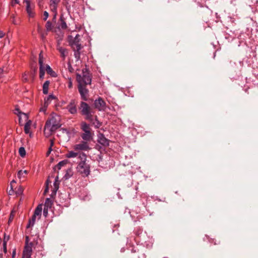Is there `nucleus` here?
Listing matches in <instances>:
<instances>
[{"label": "nucleus", "mask_w": 258, "mask_h": 258, "mask_svg": "<svg viewBox=\"0 0 258 258\" xmlns=\"http://www.w3.org/2000/svg\"><path fill=\"white\" fill-rule=\"evenodd\" d=\"M76 80L78 83V89L81 99L85 101H88L89 90L86 88V86L91 84V77L89 74L83 72L82 75L77 74Z\"/></svg>", "instance_id": "nucleus-1"}, {"label": "nucleus", "mask_w": 258, "mask_h": 258, "mask_svg": "<svg viewBox=\"0 0 258 258\" xmlns=\"http://www.w3.org/2000/svg\"><path fill=\"white\" fill-rule=\"evenodd\" d=\"M86 161V154H81L80 156V160L77 162V170L84 177H87L90 173V166Z\"/></svg>", "instance_id": "nucleus-2"}, {"label": "nucleus", "mask_w": 258, "mask_h": 258, "mask_svg": "<svg viewBox=\"0 0 258 258\" xmlns=\"http://www.w3.org/2000/svg\"><path fill=\"white\" fill-rule=\"evenodd\" d=\"M81 114L85 116V118L90 121H93L95 118L97 119V116L94 115V111L91 106L86 102L81 101L79 107Z\"/></svg>", "instance_id": "nucleus-3"}, {"label": "nucleus", "mask_w": 258, "mask_h": 258, "mask_svg": "<svg viewBox=\"0 0 258 258\" xmlns=\"http://www.w3.org/2000/svg\"><path fill=\"white\" fill-rule=\"evenodd\" d=\"M60 127V124L56 119L52 117L47 120L45 123L44 134L47 137L50 136L53 132Z\"/></svg>", "instance_id": "nucleus-4"}, {"label": "nucleus", "mask_w": 258, "mask_h": 258, "mask_svg": "<svg viewBox=\"0 0 258 258\" xmlns=\"http://www.w3.org/2000/svg\"><path fill=\"white\" fill-rule=\"evenodd\" d=\"M80 35L77 34L74 39L70 43V45L74 51V56L77 60L80 59L81 53L80 51L83 47L80 43Z\"/></svg>", "instance_id": "nucleus-5"}, {"label": "nucleus", "mask_w": 258, "mask_h": 258, "mask_svg": "<svg viewBox=\"0 0 258 258\" xmlns=\"http://www.w3.org/2000/svg\"><path fill=\"white\" fill-rule=\"evenodd\" d=\"M81 128L83 133L81 135L82 139L84 141H91L93 139V134L91 133V128L86 122H83L81 124Z\"/></svg>", "instance_id": "nucleus-6"}, {"label": "nucleus", "mask_w": 258, "mask_h": 258, "mask_svg": "<svg viewBox=\"0 0 258 258\" xmlns=\"http://www.w3.org/2000/svg\"><path fill=\"white\" fill-rule=\"evenodd\" d=\"M24 2L26 3V11L28 16L30 18H34L35 16V5L32 3L29 0H24Z\"/></svg>", "instance_id": "nucleus-7"}, {"label": "nucleus", "mask_w": 258, "mask_h": 258, "mask_svg": "<svg viewBox=\"0 0 258 258\" xmlns=\"http://www.w3.org/2000/svg\"><path fill=\"white\" fill-rule=\"evenodd\" d=\"M89 141H84L81 142L79 144L74 146L73 149L75 151L80 152L82 151H88L90 149Z\"/></svg>", "instance_id": "nucleus-8"}, {"label": "nucleus", "mask_w": 258, "mask_h": 258, "mask_svg": "<svg viewBox=\"0 0 258 258\" xmlns=\"http://www.w3.org/2000/svg\"><path fill=\"white\" fill-rule=\"evenodd\" d=\"M94 105L99 111H104L106 109V103L100 97L94 101Z\"/></svg>", "instance_id": "nucleus-9"}, {"label": "nucleus", "mask_w": 258, "mask_h": 258, "mask_svg": "<svg viewBox=\"0 0 258 258\" xmlns=\"http://www.w3.org/2000/svg\"><path fill=\"white\" fill-rule=\"evenodd\" d=\"M68 111L72 114H75L77 112V104L75 99H72L67 106Z\"/></svg>", "instance_id": "nucleus-10"}, {"label": "nucleus", "mask_w": 258, "mask_h": 258, "mask_svg": "<svg viewBox=\"0 0 258 258\" xmlns=\"http://www.w3.org/2000/svg\"><path fill=\"white\" fill-rule=\"evenodd\" d=\"M60 0H50L49 7L51 11L54 13V15L53 19H55L56 15L57 14V10L58 4L59 3Z\"/></svg>", "instance_id": "nucleus-11"}, {"label": "nucleus", "mask_w": 258, "mask_h": 258, "mask_svg": "<svg viewBox=\"0 0 258 258\" xmlns=\"http://www.w3.org/2000/svg\"><path fill=\"white\" fill-rule=\"evenodd\" d=\"M135 234L138 236L136 238H139V239H136V241H138L139 242H141L143 243L144 242H145V239L144 237H146V233H143V230L140 228H138L135 231Z\"/></svg>", "instance_id": "nucleus-12"}, {"label": "nucleus", "mask_w": 258, "mask_h": 258, "mask_svg": "<svg viewBox=\"0 0 258 258\" xmlns=\"http://www.w3.org/2000/svg\"><path fill=\"white\" fill-rule=\"evenodd\" d=\"M33 246L25 245L23 251L22 258H31Z\"/></svg>", "instance_id": "nucleus-13"}, {"label": "nucleus", "mask_w": 258, "mask_h": 258, "mask_svg": "<svg viewBox=\"0 0 258 258\" xmlns=\"http://www.w3.org/2000/svg\"><path fill=\"white\" fill-rule=\"evenodd\" d=\"M81 154H85L83 152L75 151H69L66 154V157L68 158H76L77 157L78 159V161L80 160V156Z\"/></svg>", "instance_id": "nucleus-14"}, {"label": "nucleus", "mask_w": 258, "mask_h": 258, "mask_svg": "<svg viewBox=\"0 0 258 258\" xmlns=\"http://www.w3.org/2000/svg\"><path fill=\"white\" fill-rule=\"evenodd\" d=\"M57 50L59 52L60 54V57L62 58V60H65L66 56L68 54V50L66 48L61 46L59 44L57 45Z\"/></svg>", "instance_id": "nucleus-15"}, {"label": "nucleus", "mask_w": 258, "mask_h": 258, "mask_svg": "<svg viewBox=\"0 0 258 258\" xmlns=\"http://www.w3.org/2000/svg\"><path fill=\"white\" fill-rule=\"evenodd\" d=\"M98 142L104 147L108 146L109 144V140L103 134H100L98 136Z\"/></svg>", "instance_id": "nucleus-16"}, {"label": "nucleus", "mask_w": 258, "mask_h": 258, "mask_svg": "<svg viewBox=\"0 0 258 258\" xmlns=\"http://www.w3.org/2000/svg\"><path fill=\"white\" fill-rule=\"evenodd\" d=\"M16 111L17 112H16L15 113L17 114L19 117V123H21V120H22V118L23 117L25 120H28V116L27 114L21 112L19 109H16Z\"/></svg>", "instance_id": "nucleus-17"}, {"label": "nucleus", "mask_w": 258, "mask_h": 258, "mask_svg": "<svg viewBox=\"0 0 258 258\" xmlns=\"http://www.w3.org/2000/svg\"><path fill=\"white\" fill-rule=\"evenodd\" d=\"M42 210V206L39 205L37 207V208L35 209L34 211V215H35V216H37L38 219H39L41 217Z\"/></svg>", "instance_id": "nucleus-18"}, {"label": "nucleus", "mask_w": 258, "mask_h": 258, "mask_svg": "<svg viewBox=\"0 0 258 258\" xmlns=\"http://www.w3.org/2000/svg\"><path fill=\"white\" fill-rule=\"evenodd\" d=\"M28 174L27 170H19L18 172L17 175L20 180H24Z\"/></svg>", "instance_id": "nucleus-19"}, {"label": "nucleus", "mask_w": 258, "mask_h": 258, "mask_svg": "<svg viewBox=\"0 0 258 258\" xmlns=\"http://www.w3.org/2000/svg\"><path fill=\"white\" fill-rule=\"evenodd\" d=\"M55 97L52 95H49L46 98L44 99V103L45 104V105H48L52 100H54Z\"/></svg>", "instance_id": "nucleus-20"}, {"label": "nucleus", "mask_w": 258, "mask_h": 258, "mask_svg": "<svg viewBox=\"0 0 258 258\" xmlns=\"http://www.w3.org/2000/svg\"><path fill=\"white\" fill-rule=\"evenodd\" d=\"M50 82L49 81H46L43 85V93L44 94H47L48 92V87Z\"/></svg>", "instance_id": "nucleus-21"}, {"label": "nucleus", "mask_w": 258, "mask_h": 258, "mask_svg": "<svg viewBox=\"0 0 258 258\" xmlns=\"http://www.w3.org/2000/svg\"><path fill=\"white\" fill-rule=\"evenodd\" d=\"M24 188L22 186H19L18 188H15V190H14L13 192H15V194L17 196H21L23 194Z\"/></svg>", "instance_id": "nucleus-22"}, {"label": "nucleus", "mask_w": 258, "mask_h": 258, "mask_svg": "<svg viewBox=\"0 0 258 258\" xmlns=\"http://www.w3.org/2000/svg\"><path fill=\"white\" fill-rule=\"evenodd\" d=\"M36 218H37V216H35V215L33 214L31 219H30L29 221V223L27 226V228L30 227L31 226H33L34 225Z\"/></svg>", "instance_id": "nucleus-23"}, {"label": "nucleus", "mask_w": 258, "mask_h": 258, "mask_svg": "<svg viewBox=\"0 0 258 258\" xmlns=\"http://www.w3.org/2000/svg\"><path fill=\"white\" fill-rule=\"evenodd\" d=\"M31 123V121L30 120H28L26 122V123L24 125V131L26 134H28L29 133Z\"/></svg>", "instance_id": "nucleus-24"}, {"label": "nucleus", "mask_w": 258, "mask_h": 258, "mask_svg": "<svg viewBox=\"0 0 258 258\" xmlns=\"http://www.w3.org/2000/svg\"><path fill=\"white\" fill-rule=\"evenodd\" d=\"M47 73L50 75L52 77H55V73L54 71H53V70H52V69L50 67V66L48 64H46V70H45Z\"/></svg>", "instance_id": "nucleus-25"}, {"label": "nucleus", "mask_w": 258, "mask_h": 258, "mask_svg": "<svg viewBox=\"0 0 258 258\" xmlns=\"http://www.w3.org/2000/svg\"><path fill=\"white\" fill-rule=\"evenodd\" d=\"M67 163V160H63L61 161H60L56 166L55 168L57 169L58 170H60L61 168L66 165Z\"/></svg>", "instance_id": "nucleus-26"}, {"label": "nucleus", "mask_w": 258, "mask_h": 258, "mask_svg": "<svg viewBox=\"0 0 258 258\" xmlns=\"http://www.w3.org/2000/svg\"><path fill=\"white\" fill-rule=\"evenodd\" d=\"M52 205V200L49 198H47L45 201L44 207L51 208Z\"/></svg>", "instance_id": "nucleus-27"}, {"label": "nucleus", "mask_w": 258, "mask_h": 258, "mask_svg": "<svg viewBox=\"0 0 258 258\" xmlns=\"http://www.w3.org/2000/svg\"><path fill=\"white\" fill-rule=\"evenodd\" d=\"M60 24H59V27L62 29H66L67 28V24H66V22L62 19V17H60Z\"/></svg>", "instance_id": "nucleus-28"}, {"label": "nucleus", "mask_w": 258, "mask_h": 258, "mask_svg": "<svg viewBox=\"0 0 258 258\" xmlns=\"http://www.w3.org/2000/svg\"><path fill=\"white\" fill-rule=\"evenodd\" d=\"M16 214V211L13 210L10 215V217L8 221V224H10L13 220Z\"/></svg>", "instance_id": "nucleus-29"}, {"label": "nucleus", "mask_w": 258, "mask_h": 258, "mask_svg": "<svg viewBox=\"0 0 258 258\" xmlns=\"http://www.w3.org/2000/svg\"><path fill=\"white\" fill-rule=\"evenodd\" d=\"M45 28L47 31H50L53 28L52 24L50 21H48L45 25Z\"/></svg>", "instance_id": "nucleus-30"}, {"label": "nucleus", "mask_w": 258, "mask_h": 258, "mask_svg": "<svg viewBox=\"0 0 258 258\" xmlns=\"http://www.w3.org/2000/svg\"><path fill=\"white\" fill-rule=\"evenodd\" d=\"M19 153L21 157H24L26 155L25 148L23 147H20L19 149Z\"/></svg>", "instance_id": "nucleus-31"}, {"label": "nucleus", "mask_w": 258, "mask_h": 258, "mask_svg": "<svg viewBox=\"0 0 258 258\" xmlns=\"http://www.w3.org/2000/svg\"><path fill=\"white\" fill-rule=\"evenodd\" d=\"M45 71H43L41 66H39V78L40 79H43L44 78Z\"/></svg>", "instance_id": "nucleus-32"}, {"label": "nucleus", "mask_w": 258, "mask_h": 258, "mask_svg": "<svg viewBox=\"0 0 258 258\" xmlns=\"http://www.w3.org/2000/svg\"><path fill=\"white\" fill-rule=\"evenodd\" d=\"M33 245H34V244H33V243L32 242H29V236H26V237H25V245L33 246Z\"/></svg>", "instance_id": "nucleus-33"}, {"label": "nucleus", "mask_w": 258, "mask_h": 258, "mask_svg": "<svg viewBox=\"0 0 258 258\" xmlns=\"http://www.w3.org/2000/svg\"><path fill=\"white\" fill-rule=\"evenodd\" d=\"M53 185H54V189H55V191H56L58 189V187H59V186H58L59 182H58V177L57 176L55 179V181L54 182Z\"/></svg>", "instance_id": "nucleus-34"}, {"label": "nucleus", "mask_w": 258, "mask_h": 258, "mask_svg": "<svg viewBox=\"0 0 258 258\" xmlns=\"http://www.w3.org/2000/svg\"><path fill=\"white\" fill-rule=\"evenodd\" d=\"M22 81L23 82H27L28 81V74L26 73L23 74Z\"/></svg>", "instance_id": "nucleus-35"}, {"label": "nucleus", "mask_w": 258, "mask_h": 258, "mask_svg": "<svg viewBox=\"0 0 258 258\" xmlns=\"http://www.w3.org/2000/svg\"><path fill=\"white\" fill-rule=\"evenodd\" d=\"M43 62V55H42V52H40L39 54V66H41Z\"/></svg>", "instance_id": "nucleus-36"}, {"label": "nucleus", "mask_w": 258, "mask_h": 258, "mask_svg": "<svg viewBox=\"0 0 258 258\" xmlns=\"http://www.w3.org/2000/svg\"><path fill=\"white\" fill-rule=\"evenodd\" d=\"M68 88L69 89H71L73 87L72 80L71 78L69 77L68 78Z\"/></svg>", "instance_id": "nucleus-37"}, {"label": "nucleus", "mask_w": 258, "mask_h": 258, "mask_svg": "<svg viewBox=\"0 0 258 258\" xmlns=\"http://www.w3.org/2000/svg\"><path fill=\"white\" fill-rule=\"evenodd\" d=\"M11 19L12 23L14 24V25H18V22H17V21L15 19V16L14 15H12L11 16Z\"/></svg>", "instance_id": "nucleus-38"}, {"label": "nucleus", "mask_w": 258, "mask_h": 258, "mask_svg": "<svg viewBox=\"0 0 258 258\" xmlns=\"http://www.w3.org/2000/svg\"><path fill=\"white\" fill-rule=\"evenodd\" d=\"M16 183V182L15 181V180H13L11 182V190H10L9 191V195H12V194L11 193V191L12 190V191H14V189H13V187H14V185L13 184H15Z\"/></svg>", "instance_id": "nucleus-39"}, {"label": "nucleus", "mask_w": 258, "mask_h": 258, "mask_svg": "<svg viewBox=\"0 0 258 258\" xmlns=\"http://www.w3.org/2000/svg\"><path fill=\"white\" fill-rule=\"evenodd\" d=\"M48 105H45L44 103L43 106L40 108V111L45 112Z\"/></svg>", "instance_id": "nucleus-40"}, {"label": "nucleus", "mask_w": 258, "mask_h": 258, "mask_svg": "<svg viewBox=\"0 0 258 258\" xmlns=\"http://www.w3.org/2000/svg\"><path fill=\"white\" fill-rule=\"evenodd\" d=\"M49 16V14L47 12L44 11L43 12V20L46 21Z\"/></svg>", "instance_id": "nucleus-41"}, {"label": "nucleus", "mask_w": 258, "mask_h": 258, "mask_svg": "<svg viewBox=\"0 0 258 258\" xmlns=\"http://www.w3.org/2000/svg\"><path fill=\"white\" fill-rule=\"evenodd\" d=\"M10 237L9 235H6V234H5L4 238V241L3 243H6L7 244V243L8 241L9 240Z\"/></svg>", "instance_id": "nucleus-42"}, {"label": "nucleus", "mask_w": 258, "mask_h": 258, "mask_svg": "<svg viewBox=\"0 0 258 258\" xmlns=\"http://www.w3.org/2000/svg\"><path fill=\"white\" fill-rule=\"evenodd\" d=\"M48 208H45L44 207L43 210V215L46 217L48 215Z\"/></svg>", "instance_id": "nucleus-43"}, {"label": "nucleus", "mask_w": 258, "mask_h": 258, "mask_svg": "<svg viewBox=\"0 0 258 258\" xmlns=\"http://www.w3.org/2000/svg\"><path fill=\"white\" fill-rule=\"evenodd\" d=\"M3 249H4V253L5 254H6L7 252V244L5 243H3Z\"/></svg>", "instance_id": "nucleus-44"}, {"label": "nucleus", "mask_w": 258, "mask_h": 258, "mask_svg": "<svg viewBox=\"0 0 258 258\" xmlns=\"http://www.w3.org/2000/svg\"><path fill=\"white\" fill-rule=\"evenodd\" d=\"M211 242L213 243L215 245L219 244L220 243V241H217V240L216 239H212V240L211 241Z\"/></svg>", "instance_id": "nucleus-45"}, {"label": "nucleus", "mask_w": 258, "mask_h": 258, "mask_svg": "<svg viewBox=\"0 0 258 258\" xmlns=\"http://www.w3.org/2000/svg\"><path fill=\"white\" fill-rule=\"evenodd\" d=\"M39 34L41 35V36L42 39H44L47 35L46 33H44L43 31L41 32V33H39Z\"/></svg>", "instance_id": "nucleus-46"}, {"label": "nucleus", "mask_w": 258, "mask_h": 258, "mask_svg": "<svg viewBox=\"0 0 258 258\" xmlns=\"http://www.w3.org/2000/svg\"><path fill=\"white\" fill-rule=\"evenodd\" d=\"M16 254V249L15 248L13 250V253H12V258H15Z\"/></svg>", "instance_id": "nucleus-47"}, {"label": "nucleus", "mask_w": 258, "mask_h": 258, "mask_svg": "<svg viewBox=\"0 0 258 258\" xmlns=\"http://www.w3.org/2000/svg\"><path fill=\"white\" fill-rule=\"evenodd\" d=\"M37 31L39 33H41V32L43 31L42 28L39 25H38L37 26Z\"/></svg>", "instance_id": "nucleus-48"}, {"label": "nucleus", "mask_w": 258, "mask_h": 258, "mask_svg": "<svg viewBox=\"0 0 258 258\" xmlns=\"http://www.w3.org/2000/svg\"><path fill=\"white\" fill-rule=\"evenodd\" d=\"M4 72L3 68H0V79L3 77V74Z\"/></svg>", "instance_id": "nucleus-49"}, {"label": "nucleus", "mask_w": 258, "mask_h": 258, "mask_svg": "<svg viewBox=\"0 0 258 258\" xmlns=\"http://www.w3.org/2000/svg\"><path fill=\"white\" fill-rule=\"evenodd\" d=\"M5 35V33L2 31V30H0V38H3Z\"/></svg>", "instance_id": "nucleus-50"}, {"label": "nucleus", "mask_w": 258, "mask_h": 258, "mask_svg": "<svg viewBox=\"0 0 258 258\" xmlns=\"http://www.w3.org/2000/svg\"><path fill=\"white\" fill-rule=\"evenodd\" d=\"M52 151V148L51 147H49L47 153H46V156H48L49 154H50L51 152Z\"/></svg>", "instance_id": "nucleus-51"}, {"label": "nucleus", "mask_w": 258, "mask_h": 258, "mask_svg": "<svg viewBox=\"0 0 258 258\" xmlns=\"http://www.w3.org/2000/svg\"><path fill=\"white\" fill-rule=\"evenodd\" d=\"M46 188L45 189V192H46L48 190V180H47V181L46 182Z\"/></svg>", "instance_id": "nucleus-52"}, {"label": "nucleus", "mask_w": 258, "mask_h": 258, "mask_svg": "<svg viewBox=\"0 0 258 258\" xmlns=\"http://www.w3.org/2000/svg\"><path fill=\"white\" fill-rule=\"evenodd\" d=\"M41 67L43 68V71L46 70V65L43 62L42 63Z\"/></svg>", "instance_id": "nucleus-53"}, {"label": "nucleus", "mask_w": 258, "mask_h": 258, "mask_svg": "<svg viewBox=\"0 0 258 258\" xmlns=\"http://www.w3.org/2000/svg\"><path fill=\"white\" fill-rule=\"evenodd\" d=\"M53 144H54V142H53V140H50V145L49 147H51L52 148V147L53 146Z\"/></svg>", "instance_id": "nucleus-54"}, {"label": "nucleus", "mask_w": 258, "mask_h": 258, "mask_svg": "<svg viewBox=\"0 0 258 258\" xmlns=\"http://www.w3.org/2000/svg\"><path fill=\"white\" fill-rule=\"evenodd\" d=\"M15 2V3L16 4H19V0H14Z\"/></svg>", "instance_id": "nucleus-55"}, {"label": "nucleus", "mask_w": 258, "mask_h": 258, "mask_svg": "<svg viewBox=\"0 0 258 258\" xmlns=\"http://www.w3.org/2000/svg\"><path fill=\"white\" fill-rule=\"evenodd\" d=\"M0 257L1 258H4L3 256V254H0Z\"/></svg>", "instance_id": "nucleus-56"}]
</instances>
